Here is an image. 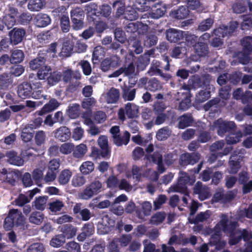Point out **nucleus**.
I'll return each instance as SVG.
<instances>
[{"label":"nucleus","instance_id":"f257e3e1","mask_svg":"<svg viewBox=\"0 0 252 252\" xmlns=\"http://www.w3.org/2000/svg\"><path fill=\"white\" fill-rule=\"evenodd\" d=\"M237 226L236 221H232L231 219L229 220L227 216L223 215L220 222L214 228V233L212 235L210 242L216 245L217 250L223 248L226 243L220 240V235L222 231H228L231 233L234 228Z\"/></svg>","mask_w":252,"mask_h":252},{"label":"nucleus","instance_id":"f03ea898","mask_svg":"<svg viewBox=\"0 0 252 252\" xmlns=\"http://www.w3.org/2000/svg\"><path fill=\"white\" fill-rule=\"evenodd\" d=\"M194 175H189L187 173L180 172L178 183L171 187L169 189V192H179L188 194L186 185H192L195 182Z\"/></svg>","mask_w":252,"mask_h":252},{"label":"nucleus","instance_id":"7ed1b4c3","mask_svg":"<svg viewBox=\"0 0 252 252\" xmlns=\"http://www.w3.org/2000/svg\"><path fill=\"white\" fill-rule=\"evenodd\" d=\"M25 220V218L20 211L17 209H12L9 211L8 216L5 218L3 227L6 230H8L11 229L14 224H23Z\"/></svg>","mask_w":252,"mask_h":252},{"label":"nucleus","instance_id":"20e7f679","mask_svg":"<svg viewBox=\"0 0 252 252\" xmlns=\"http://www.w3.org/2000/svg\"><path fill=\"white\" fill-rule=\"evenodd\" d=\"M102 189V183L99 180H95L87 186L82 192L79 194V197L82 199L87 200L92 197L94 195L100 192Z\"/></svg>","mask_w":252,"mask_h":252},{"label":"nucleus","instance_id":"39448f33","mask_svg":"<svg viewBox=\"0 0 252 252\" xmlns=\"http://www.w3.org/2000/svg\"><path fill=\"white\" fill-rule=\"evenodd\" d=\"M184 36L188 43L190 44H193L196 38L194 35L189 34L188 32L175 29H170L166 32V38L170 42H177Z\"/></svg>","mask_w":252,"mask_h":252},{"label":"nucleus","instance_id":"423d86ee","mask_svg":"<svg viewBox=\"0 0 252 252\" xmlns=\"http://www.w3.org/2000/svg\"><path fill=\"white\" fill-rule=\"evenodd\" d=\"M252 36L246 37L242 41L243 51L238 54L237 58L242 64L247 63L250 59V54L252 50Z\"/></svg>","mask_w":252,"mask_h":252},{"label":"nucleus","instance_id":"0eeeda50","mask_svg":"<svg viewBox=\"0 0 252 252\" xmlns=\"http://www.w3.org/2000/svg\"><path fill=\"white\" fill-rule=\"evenodd\" d=\"M139 106L133 103H127L125 108H121L118 111L119 119L122 121L126 119L125 114L129 118H135L138 116Z\"/></svg>","mask_w":252,"mask_h":252},{"label":"nucleus","instance_id":"6e6552de","mask_svg":"<svg viewBox=\"0 0 252 252\" xmlns=\"http://www.w3.org/2000/svg\"><path fill=\"white\" fill-rule=\"evenodd\" d=\"M210 80V78L208 75L203 76L201 78L198 76H193L189 80L188 85L186 86L188 87L189 92L191 89H196L202 86L203 88L207 89L209 86Z\"/></svg>","mask_w":252,"mask_h":252},{"label":"nucleus","instance_id":"1a4fd4ad","mask_svg":"<svg viewBox=\"0 0 252 252\" xmlns=\"http://www.w3.org/2000/svg\"><path fill=\"white\" fill-rule=\"evenodd\" d=\"M235 228H234L231 233V237L229 240V244L231 245H234L242 238L244 241H248L252 238V234L251 231L246 229L236 230L234 232Z\"/></svg>","mask_w":252,"mask_h":252},{"label":"nucleus","instance_id":"9d476101","mask_svg":"<svg viewBox=\"0 0 252 252\" xmlns=\"http://www.w3.org/2000/svg\"><path fill=\"white\" fill-rule=\"evenodd\" d=\"M213 126L217 129L218 134L222 136L227 131L234 129L235 125L233 122H227L220 119L214 122Z\"/></svg>","mask_w":252,"mask_h":252},{"label":"nucleus","instance_id":"9b49d317","mask_svg":"<svg viewBox=\"0 0 252 252\" xmlns=\"http://www.w3.org/2000/svg\"><path fill=\"white\" fill-rule=\"evenodd\" d=\"M115 224V221L108 217L104 216L97 224V231L100 234H104L108 233L111 230V227Z\"/></svg>","mask_w":252,"mask_h":252},{"label":"nucleus","instance_id":"f8f14e48","mask_svg":"<svg viewBox=\"0 0 252 252\" xmlns=\"http://www.w3.org/2000/svg\"><path fill=\"white\" fill-rule=\"evenodd\" d=\"M237 22L233 21L230 23L229 27L221 26L214 31V34L217 36L224 37L230 35L238 27Z\"/></svg>","mask_w":252,"mask_h":252},{"label":"nucleus","instance_id":"ddd939ff","mask_svg":"<svg viewBox=\"0 0 252 252\" xmlns=\"http://www.w3.org/2000/svg\"><path fill=\"white\" fill-rule=\"evenodd\" d=\"M188 87L183 86L180 92L178 93V95L180 94L183 95V99L179 104V109L185 110L188 109L190 106V94L188 90Z\"/></svg>","mask_w":252,"mask_h":252},{"label":"nucleus","instance_id":"4468645a","mask_svg":"<svg viewBox=\"0 0 252 252\" xmlns=\"http://www.w3.org/2000/svg\"><path fill=\"white\" fill-rule=\"evenodd\" d=\"M120 97L119 91L112 88L101 95V99H104L107 103H116Z\"/></svg>","mask_w":252,"mask_h":252},{"label":"nucleus","instance_id":"2eb2a0df","mask_svg":"<svg viewBox=\"0 0 252 252\" xmlns=\"http://www.w3.org/2000/svg\"><path fill=\"white\" fill-rule=\"evenodd\" d=\"M54 136L61 142L67 141L70 137L71 132L70 129L65 126H63L56 129L54 131Z\"/></svg>","mask_w":252,"mask_h":252},{"label":"nucleus","instance_id":"dca6fc26","mask_svg":"<svg viewBox=\"0 0 252 252\" xmlns=\"http://www.w3.org/2000/svg\"><path fill=\"white\" fill-rule=\"evenodd\" d=\"M60 103L55 98H52L49 102L45 104L39 110L36 112L35 114L39 116H43L45 114L52 112L57 109L59 106Z\"/></svg>","mask_w":252,"mask_h":252},{"label":"nucleus","instance_id":"f3484780","mask_svg":"<svg viewBox=\"0 0 252 252\" xmlns=\"http://www.w3.org/2000/svg\"><path fill=\"white\" fill-rule=\"evenodd\" d=\"M7 161L11 164L17 166H22L24 164L25 160L14 151H9L6 153Z\"/></svg>","mask_w":252,"mask_h":252},{"label":"nucleus","instance_id":"a211bd4d","mask_svg":"<svg viewBox=\"0 0 252 252\" xmlns=\"http://www.w3.org/2000/svg\"><path fill=\"white\" fill-rule=\"evenodd\" d=\"M25 34V32L24 30L14 28L9 32L11 42L14 45L18 44L22 41Z\"/></svg>","mask_w":252,"mask_h":252},{"label":"nucleus","instance_id":"6ab92c4d","mask_svg":"<svg viewBox=\"0 0 252 252\" xmlns=\"http://www.w3.org/2000/svg\"><path fill=\"white\" fill-rule=\"evenodd\" d=\"M119 59L117 57L108 58L104 59L100 64V68L106 72L111 69V67H115L119 64Z\"/></svg>","mask_w":252,"mask_h":252},{"label":"nucleus","instance_id":"aec40b11","mask_svg":"<svg viewBox=\"0 0 252 252\" xmlns=\"http://www.w3.org/2000/svg\"><path fill=\"white\" fill-rule=\"evenodd\" d=\"M17 12L15 9H11L10 13L5 15L1 23L3 22L7 29L11 28L16 23Z\"/></svg>","mask_w":252,"mask_h":252},{"label":"nucleus","instance_id":"412c9836","mask_svg":"<svg viewBox=\"0 0 252 252\" xmlns=\"http://www.w3.org/2000/svg\"><path fill=\"white\" fill-rule=\"evenodd\" d=\"M194 193L198 194V198L200 200H204L207 198L209 195L208 188L203 187L202 183L198 182L194 188Z\"/></svg>","mask_w":252,"mask_h":252},{"label":"nucleus","instance_id":"4be33fe9","mask_svg":"<svg viewBox=\"0 0 252 252\" xmlns=\"http://www.w3.org/2000/svg\"><path fill=\"white\" fill-rule=\"evenodd\" d=\"M32 87L27 83H24L19 86L17 93L22 99H25L31 95Z\"/></svg>","mask_w":252,"mask_h":252},{"label":"nucleus","instance_id":"5701e85b","mask_svg":"<svg viewBox=\"0 0 252 252\" xmlns=\"http://www.w3.org/2000/svg\"><path fill=\"white\" fill-rule=\"evenodd\" d=\"M240 156H238L235 152L231 156L229 161V173L235 174L237 172L240 168Z\"/></svg>","mask_w":252,"mask_h":252},{"label":"nucleus","instance_id":"b1692460","mask_svg":"<svg viewBox=\"0 0 252 252\" xmlns=\"http://www.w3.org/2000/svg\"><path fill=\"white\" fill-rule=\"evenodd\" d=\"M97 143L100 148L102 150V157L106 158L110 155V150L108 147V139L105 135H101L97 140Z\"/></svg>","mask_w":252,"mask_h":252},{"label":"nucleus","instance_id":"393cba45","mask_svg":"<svg viewBox=\"0 0 252 252\" xmlns=\"http://www.w3.org/2000/svg\"><path fill=\"white\" fill-rule=\"evenodd\" d=\"M128 49L131 54L133 52H134L137 54H139L143 51V48L141 45V42L137 38H132L128 40Z\"/></svg>","mask_w":252,"mask_h":252},{"label":"nucleus","instance_id":"a878e982","mask_svg":"<svg viewBox=\"0 0 252 252\" xmlns=\"http://www.w3.org/2000/svg\"><path fill=\"white\" fill-rule=\"evenodd\" d=\"M130 134L127 131H125L122 135L120 134L113 138L114 143L118 146H121L123 145H126L130 139Z\"/></svg>","mask_w":252,"mask_h":252},{"label":"nucleus","instance_id":"bb28decb","mask_svg":"<svg viewBox=\"0 0 252 252\" xmlns=\"http://www.w3.org/2000/svg\"><path fill=\"white\" fill-rule=\"evenodd\" d=\"M147 158L151 160H152L154 162H155L158 165V171L162 173L165 169L162 164V156L159 153H155L153 155H149L147 156Z\"/></svg>","mask_w":252,"mask_h":252},{"label":"nucleus","instance_id":"cd10ccee","mask_svg":"<svg viewBox=\"0 0 252 252\" xmlns=\"http://www.w3.org/2000/svg\"><path fill=\"white\" fill-rule=\"evenodd\" d=\"M35 25L38 27H44L50 23V18L48 15L43 13H39L35 18Z\"/></svg>","mask_w":252,"mask_h":252},{"label":"nucleus","instance_id":"c85d7f7f","mask_svg":"<svg viewBox=\"0 0 252 252\" xmlns=\"http://www.w3.org/2000/svg\"><path fill=\"white\" fill-rule=\"evenodd\" d=\"M72 125L76 126L72 130V137L75 141H79L82 139L84 135V130L80 126L78 122L72 123Z\"/></svg>","mask_w":252,"mask_h":252},{"label":"nucleus","instance_id":"c756f323","mask_svg":"<svg viewBox=\"0 0 252 252\" xmlns=\"http://www.w3.org/2000/svg\"><path fill=\"white\" fill-rule=\"evenodd\" d=\"M72 51L73 42L70 40H67L63 42L59 55L62 57H69L71 55Z\"/></svg>","mask_w":252,"mask_h":252},{"label":"nucleus","instance_id":"7c9ffc66","mask_svg":"<svg viewBox=\"0 0 252 252\" xmlns=\"http://www.w3.org/2000/svg\"><path fill=\"white\" fill-rule=\"evenodd\" d=\"M88 148L86 145L81 143L74 146L73 150V156L75 158H81L86 154Z\"/></svg>","mask_w":252,"mask_h":252},{"label":"nucleus","instance_id":"2f4dec72","mask_svg":"<svg viewBox=\"0 0 252 252\" xmlns=\"http://www.w3.org/2000/svg\"><path fill=\"white\" fill-rule=\"evenodd\" d=\"M197 40V38L196 40L194 42L193 45L194 46V50H195V52L199 56H203L205 55L208 52L207 50V46L205 43L202 42L201 41H198L197 43L194 45V43ZM189 45H191L190 43H188Z\"/></svg>","mask_w":252,"mask_h":252},{"label":"nucleus","instance_id":"473e14b6","mask_svg":"<svg viewBox=\"0 0 252 252\" xmlns=\"http://www.w3.org/2000/svg\"><path fill=\"white\" fill-rule=\"evenodd\" d=\"M72 172L68 169L63 170L58 177V182L61 185L67 184L72 176Z\"/></svg>","mask_w":252,"mask_h":252},{"label":"nucleus","instance_id":"72a5a7b5","mask_svg":"<svg viewBox=\"0 0 252 252\" xmlns=\"http://www.w3.org/2000/svg\"><path fill=\"white\" fill-rule=\"evenodd\" d=\"M211 216V212L207 210L204 212H201L198 214L195 219L189 218V221L190 223H197L199 222L207 220Z\"/></svg>","mask_w":252,"mask_h":252},{"label":"nucleus","instance_id":"f704fd0d","mask_svg":"<svg viewBox=\"0 0 252 252\" xmlns=\"http://www.w3.org/2000/svg\"><path fill=\"white\" fill-rule=\"evenodd\" d=\"M45 4L41 0H29L28 7L32 11H38L42 9Z\"/></svg>","mask_w":252,"mask_h":252},{"label":"nucleus","instance_id":"c9c22d12","mask_svg":"<svg viewBox=\"0 0 252 252\" xmlns=\"http://www.w3.org/2000/svg\"><path fill=\"white\" fill-rule=\"evenodd\" d=\"M67 113L71 119L77 118L80 115V105L76 103L70 104L68 106Z\"/></svg>","mask_w":252,"mask_h":252},{"label":"nucleus","instance_id":"e433bc0d","mask_svg":"<svg viewBox=\"0 0 252 252\" xmlns=\"http://www.w3.org/2000/svg\"><path fill=\"white\" fill-rule=\"evenodd\" d=\"M105 55L104 49L99 46L96 47L93 54V62L94 64L98 63L99 61L102 59Z\"/></svg>","mask_w":252,"mask_h":252},{"label":"nucleus","instance_id":"4c0bfd02","mask_svg":"<svg viewBox=\"0 0 252 252\" xmlns=\"http://www.w3.org/2000/svg\"><path fill=\"white\" fill-rule=\"evenodd\" d=\"M45 61L46 60L44 57L39 56L30 62V67L32 70L39 69L44 65Z\"/></svg>","mask_w":252,"mask_h":252},{"label":"nucleus","instance_id":"58836bf2","mask_svg":"<svg viewBox=\"0 0 252 252\" xmlns=\"http://www.w3.org/2000/svg\"><path fill=\"white\" fill-rule=\"evenodd\" d=\"M94 164L91 161H86L82 163L79 167L80 172L84 175H88L94 169Z\"/></svg>","mask_w":252,"mask_h":252},{"label":"nucleus","instance_id":"ea45409f","mask_svg":"<svg viewBox=\"0 0 252 252\" xmlns=\"http://www.w3.org/2000/svg\"><path fill=\"white\" fill-rule=\"evenodd\" d=\"M24 59V54L23 52L19 49L14 50L11 56L10 62L12 63H20L23 61Z\"/></svg>","mask_w":252,"mask_h":252},{"label":"nucleus","instance_id":"a19ab883","mask_svg":"<svg viewBox=\"0 0 252 252\" xmlns=\"http://www.w3.org/2000/svg\"><path fill=\"white\" fill-rule=\"evenodd\" d=\"M33 137V129L30 126H26L22 130L21 138L25 142L31 141Z\"/></svg>","mask_w":252,"mask_h":252},{"label":"nucleus","instance_id":"79ce46f5","mask_svg":"<svg viewBox=\"0 0 252 252\" xmlns=\"http://www.w3.org/2000/svg\"><path fill=\"white\" fill-rule=\"evenodd\" d=\"M242 137V133L239 131L235 133H230L226 137V141L228 144H235L239 142Z\"/></svg>","mask_w":252,"mask_h":252},{"label":"nucleus","instance_id":"37998d69","mask_svg":"<svg viewBox=\"0 0 252 252\" xmlns=\"http://www.w3.org/2000/svg\"><path fill=\"white\" fill-rule=\"evenodd\" d=\"M159 66L160 63L158 61L156 60L153 61L152 63L151 66L148 71V74L150 76L158 75L162 76Z\"/></svg>","mask_w":252,"mask_h":252},{"label":"nucleus","instance_id":"c03bdc74","mask_svg":"<svg viewBox=\"0 0 252 252\" xmlns=\"http://www.w3.org/2000/svg\"><path fill=\"white\" fill-rule=\"evenodd\" d=\"M165 12V8L158 5L152 8V12L149 13L150 17L154 19H158L162 17Z\"/></svg>","mask_w":252,"mask_h":252},{"label":"nucleus","instance_id":"a18cd8bd","mask_svg":"<svg viewBox=\"0 0 252 252\" xmlns=\"http://www.w3.org/2000/svg\"><path fill=\"white\" fill-rule=\"evenodd\" d=\"M86 182L85 177L79 174L74 175L71 180V185L76 188L82 187Z\"/></svg>","mask_w":252,"mask_h":252},{"label":"nucleus","instance_id":"49530a36","mask_svg":"<svg viewBox=\"0 0 252 252\" xmlns=\"http://www.w3.org/2000/svg\"><path fill=\"white\" fill-rule=\"evenodd\" d=\"M44 220V215L41 212H33L29 218V220L31 223L39 224Z\"/></svg>","mask_w":252,"mask_h":252},{"label":"nucleus","instance_id":"de8ad7c7","mask_svg":"<svg viewBox=\"0 0 252 252\" xmlns=\"http://www.w3.org/2000/svg\"><path fill=\"white\" fill-rule=\"evenodd\" d=\"M62 75L61 72L55 71L50 73V75L47 78L48 83L50 85H55L61 81Z\"/></svg>","mask_w":252,"mask_h":252},{"label":"nucleus","instance_id":"09e8293b","mask_svg":"<svg viewBox=\"0 0 252 252\" xmlns=\"http://www.w3.org/2000/svg\"><path fill=\"white\" fill-rule=\"evenodd\" d=\"M51 68L47 65H43L37 72V76L39 79L44 80L51 73Z\"/></svg>","mask_w":252,"mask_h":252},{"label":"nucleus","instance_id":"8fccbe9b","mask_svg":"<svg viewBox=\"0 0 252 252\" xmlns=\"http://www.w3.org/2000/svg\"><path fill=\"white\" fill-rule=\"evenodd\" d=\"M150 62V59L147 55H143L140 56L137 61V68L138 70H144Z\"/></svg>","mask_w":252,"mask_h":252},{"label":"nucleus","instance_id":"3c124183","mask_svg":"<svg viewBox=\"0 0 252 252\" xmlns=\"http://www.w3.org/2000/svg\"><path fill=\"white\" fill-rule=\"evenodd\" d=\"M65 242L64 236L63 235H59L55 236L50 241V245L54 248L61 247Z\"/></svg>","mask_w":252,"mask_h":252},{"label":"nucleus","instance_id":"603ef678","mask_svg":"<svg viewBox=\"0 0 252 252\" xmlns=\"http://www.w3.org/2000/svg\"><path fill=\"white\" fill-rule=\"evenodd\" d=\"M172 15L177 19H184L189 15V10L186 7L182 6L177 11L172 12Z\"/></svg>","mask_w":252,"mask_h":252},{"label":"nucleus","instance_id":"864d4df0","mask_svg":"<svg viewBox=\"0 0 252 252\" xmlns=\"http://www.w3.org/2000/svg\"><path fill=\"white\" fill-rule=\"evenodd\" d=\"M74 148V145L72 143H64L60 147V152L64 155L70 154Z\"/></svg>","mask_w":252,"mask_h":252},{"label":"nucleus","instance_id":"5fc2aeb1","mask_svg":"<svg viewBox=\"0 0 252 252\" xmlns=\"http://www.w3.org/2000/svg\"><path fill=\"white\" fill-rule=\"evenodd\" d=\"M192 119L190 115H183L179 119V127L183 129L189 126L191 123Z\"/></svg>","mask_w":252,"mask_h":252},{"label":"nucleus","instance_id":"6e6d98bb","mask_svg":"<svg viewBox=\"0 0 252 252\" xmlns=\"http://www.w3.org/2000/svg\"><path fill=\"white\" fill-rule=\"evenodd\" d=\"M135 96V90L128 88H125L123 89V97L126 100H132Z\"/></svg>","mask_w":252,"mask_h":252},{"label":"nucleus","instance_id":"4d7b16f0","mask_svg":"<svg viewBox=\"0 0 252 252\" xmlns=\"http://www.w3.org/2000/svg\"><path fill=\"white\" fill-rule=\"evenodd\" d=\"M170 133L171 131L168 128L163 127L158 131L156 137L158 140L162 141L166 139L169 136Z\"/></svg>","mask_w":252,"mask_h":252},{"label":"nucleus","instance_id":"13d9d810","mask_svg":"<svg viewBox=\"0 0 252 252\" xmlns=\"http://www.w3.org/2000/svg\"><path fill=\"white\" fill-rule=\"evenodd\" d=\"M70 17L71 19H84L85 17L84 12L81 8L77 7L70 11Z\"/></svg>","mask_w":252,"mask_h":252},{"label":"nucleus","instance_id":"bf43d9fd","mask_svg":"<svg viewBox=\"0 0 252 252\" xmlns=\"http://www.w3.org/2000/svg\"><path fill=\"white\" fill-rule=\"evenodd\" d=\"M164 213L158 212L152 216L151 219V222L154 225H158L161 223L165 218Z\"/></svg>","mask_w":252,"mask_h":252},{"label":"nucleus","instance_id":"052dcab7","mask_svg":"<svg viewBox=\"0 0 252 252\" xmlns=\"http://www.w3.org/2000/svg\"><path fill=\"white\" fill-rule=\"evenodd\" d=\"M210 89V86L207 89H205V91H201L196 96V100L198 102H203L207 100L210 97V93L208 91Z\"/></svg>","mask_w":252,"mask_h":252},{"label":"nucleus","instance_id":"680f3d73","mask_svg":"<svg viewBox=\"0 0 252 252\" xmlns=\"http://www.w3.org/2000/svg\"><path fill=\"white\" fill-rule=\"evenodd\" d=\"M64 235V238L68 239L71 238L74 236L77 232V229L70 225H67L64 227V229L63 230Z\"/></svg>","mask_w":252,"mask_h":252},{"label":"nucleus","instance_id":"e2e57ef3","mask_svg":"<svg viewBox=\"0 0 252 252\" xmlns=\"http://www.w3.org/2000/svg\"><path fill=\"white\" fill-rule=\"evenodd\" d=\"M47 202V197L40 196L34 201V206L37 210H43Z\"/></svg>","mask_w":252,"mask_h":252},{"label":"nucleus","instance_id":"0e129e2a","mask_svg":"<svg viewBox=\"0 0 252 252\" xmlns=\"http://www.w3.org/2000/svg\"><path fill=\"white\" fill-rule=\"evenodd\" d=\"M146 87L151 91H156L161 88V85L157 80L154 78L149 81L148 85Z\"/></svg>","mask_w":252,"mask_h":252},{"label":"nucleus","instance_id":"69168bd1","mask_svg":"<svg viewBox=\"0 0 252 252\" xmlns=\"http://www.w3.org/2000/svg\"><path fill=\"white\" fill-rule=\"evenodd\" d=\"M61 27L63 32H67L70 29V22L67 15H63L61 19Z\"/></svg>","mask_w":252,"mask_h":252},{"label":"nucleus","instance_id":"338daca9","mask_svg":"<svg viewBox=\"0 0 252 252\" xmlns=\"http://www.w3.org/2000/svg\"><path fill=\"white\" fill-rule=\"evenodd\" d=\"M144 250L143 252H160V250L156 249V246L149 242L147 240L143 241Z\"/></svg>","mask_w":252,"mask_h":252},{"label":"nucleus","instance_id":"774afa93","mask_svg":"<svg viewBox=\"0 0 252 252\" xmlns=\"http://www.w3.org/2000/svg\"><path fill=\"white\" fill-rule=\"evenodd\" d=\"M63 206V203L60 200H56L50 203L49 209L53 212L59 211Z\"/></svg>","mask_w":252,"mask_h":252}]
</instances>
